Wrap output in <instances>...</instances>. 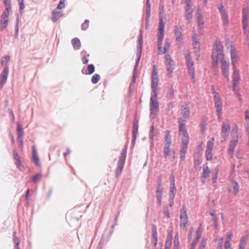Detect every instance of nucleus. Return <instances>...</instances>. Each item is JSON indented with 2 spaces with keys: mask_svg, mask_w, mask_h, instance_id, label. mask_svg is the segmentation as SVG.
<instances>
[{
  "mask_svg": "<svg viewBox=\"0 0 249 249\" xmlns=\"http://www.w3.org/2000/svg\"><path fill=\"white\" fill-rule=\"evenodd\" d=\"M225 45L228 49H230L231 61L232 67H236V64L239 60V56L238 51L233 46L232 42L229 39L225 41Z\"/></svg>",
  "mask_w": 249,
  "mask_h": 249,
  "instance_id": "20e7f679",
  "label": "nucleus"
},
{
  "mask_svg": "<svg viewBox=\"0 0 249 249\" xmlns=\"http://www.w3.org/2000/svg\"><path fill=\"white\" fill-rule=\"evenodd\" d=\"M138 42H139V46L138 47V52L139 53V58H138V59L137 61V63L138 62V61L140 60V55H141L140 53L142 51V33H140V34L138 37Z\"/></svg>",
  "mask_w": 249,
  "mask_h": 249,
  "instance_id": "7c9ffc66",
  "label": "nucleus"
},
{
  "mask_svg": "<svg viewBox=\"0 0 249 249\" xmlns=\"http://www.w3.org/2000/svg\"><path fill=\"white\" fill-rule=\"evenodd\" d=\"M206 129L205 125V124H201V131L202 134H204L205 130Z\"/></svg>",
  "mask_w": 249,
  "mask_h": 249,
  "instance_id": "0e129e2a",
  "label": "nucleus"
},
{
  "mask_svg": "<svg viewBox=\"0 0 249 249\" xmlns=\"http://www.w3.org/2000/svg\"><path fill=\"white\" fill-rule=\"evenodd\" d=\"M163 9H164L163 4L162 3H160V6H159V9H160V14H161V12L163 11Z\"/></svg>",
  "mask_w": 249,
  "mask_h": 249,
  "instance_id": "774afa93",
  "label": "nucleus"
},
{
  "mask_svg": "<svg viewBox=\"0 0 249 249\" xmlns=\"http://www.w3.org/2000/svg\"><path fill=\"white\" fill-rule=\"evenodd\" d=\"M201 231L200 228L198 229L197 231L196 232L195 234V237L194 239H195L196 240H197L198 241L200 236H201Z\"/></svg>",
  "mask_w": 249,
  "mask_h": 249,
  "instance_id": "3c124183",
  "label": "nucleus"
},
{
  "mask_svg": "<svg viewBox=\"0 0 249 249\" xmlns=\"http://www.w3.org/2000/svg\"><path fill=\"white\" fill-rule=\"evenodd\" d=\"M156 129H154V126H152L150 129V135L152 137H154L156 135Z\"/></svg>",
  "mask_w": 249,
  "mask_h": 249,
  "instance_id": "13d9d810",
  "label": "nucleus"
},
{
  "mask_svg": "<svg viewBox=\"0 0 249 249\" xmlns=\"http://www.w3.org/2000/svg\"><path fill=\"white\" fill-rule=\"evenodd\" d=\"M225 249H232L231 246L230 242H225L224 244Z\"/></svg>",
  "mask_w": 249,
  "mask_h": 249,
  "instance_id": "052dcab7",
  "label": "nucleus"
},
{
  "mask_svg": "<svg viewBox=\"0 0 249 249\" xmlns=\"http://www.w3.org/2000/svg\"><path fill=\"white\" fill-rule=\"evenodd\" d=\"M17 135L18 138L20 141V144L22 145V139L24 135L23 131L20 124L18 122L17 124Z\"/></svg>",
  "mask_w": 249,
  "mask_h": 249,
  "instance_id": "b1692460",
  "label": "nucleus"
},
{
  "mask_svg": "<svg viewBox=\"0 0 249 249\" xmlns=\"http://www.w3.org/2000/svg\"><path fill=\"white\" fill-rule=\"evenodd\" d=\"M101 77L100 75L98 74H95L92 77L91 82L93 84H96L100 80Z\"/></svg>",
  "mask_w": 249,
  "mask_h": 249,
  "instance_id": "58836bf2",
  "label": "nucleus"
},
{
  "mask_svg": "<svg viewBox=\"0 0 249 249\" xmlns=\"http://www.w3.org/2000/svg\"><path fill=\"white\" fill-rule=\"evenodd\" d=\"M163 189L162 186L161 181H158L157 182V186L156 188V196L158 203L159 205L161 204Z\"/></svg>",
  "mask_w": 249,
  "mask_h": 249,
  "instance_id": "dca6fc26",
  "label": "nucleus"
},
{
  "mask_svg": "<svg viewBox=\"0 0 249 249\" xmlns=\"http://www.w3.org/2000/svg\"><path fill=\"white\" fill-rule=\"evenodd\" d=\"M186 64L188 68L189 75L193 82H195V71L194 67V63L192 61L190 54L186 53L185 55Z\"/></svg>",
  "mask_w": 249,
  "mask_h": 249,
  "instance_id": "6e6552de",
  "label": "nucleus"
},
{
  "mask_svg": "<svg viewBox=\"0 0 249 249\" xmlns=\"http://www.w3.org/2000/svg\"><path fill=\"white\" fill-rule=\"evenodd\" d=\"M165 23V18H161L160 19L158 33V49L163 53H165L168 51L171 45L170 42L167 39H166L165 41L163 48L162 49L161 47L162 41L164 35V25Z\"/></svg>",
  "mask_w": 249,
  "mask_h": 249,
  "instance_id": "7ed1b4c3",
  "label": "nucleus"
},
{
  "mask_svg": "<svg viewBox=\"0 0 249 249\" xmlns=\"http://www.w3.org/2000/svg\"><path fill=\"white\" fill-rule=\"evenodd\" d=\"M182 2L186 4L185 10L186 13L187 15H191L193 13L192 9V3L191 0H182Z\"/></svg>",
  "mask_w": 249,
  "mask_h": 249,
  "instance_id": "5701e85b",
  "label": "nucleus"
},
{
  "mask_svg": "<svg viewBox=\"0 0 249 249\" xmlns=\"http://www.w3.org/2000/svg\"><path fill=\"white\" fill-rule=\"evenodd\" d=\"M181 113L185 118H188L190 114V108L189 105L185 104L181 106Z\"/></svg>",
  "mask_w": 249,
  "mask_h": 249,
  "instance_id": "cd10ccee",
  "label": "nucleus"
},
{
  "mask_svg": "<svg viewBox=\"0 0 249 249\" xmlns=\"http://www.w3.org/2000/svg\"><path fill=\"white\" fill-rule=\"evenodd\" d=\"M192 38L193 40V47L194 49L196 50V52H197L199 49V38L197 36V35L195 30L193 31Z\"/></svg>",
  "mask_w": 249,
  "mask_h": 249,
  "instance_id": "aec40b11",
  "label": "nucleus"
},
{
  "mask_svg": "<svg viewBox=\"0 0 249 249\" xmlns=\"http://www.w3.org/2000/svg\"><path fill=\"white\" fill-rule=\"evenodd\" d=\"M233 236L232 232L231 231L228 232L226 234V242H231Z\"/></svg>",
  "mask_w": 249,
  "mask_h": 249,
  "instance_id": "49530a36",
  "label": "nucleus"
},
{
  "mask_svg": "<svg viewBox=\"0 0 249 249\" xmlns=\"http://www.w3.org/2000/svg\"><path fill=\"white\" fill-rule=\"evenodd\" d=\"M175 34L176 36V41L177 44H181L183 42L182 34L179 30L177 26L175 28Z\"/></svg>",
  "mask_w": 249,
  "mask_h": 249,
  "instance_id": "412c9836",
  "label": "nucleus"
},
{
  "mask_svg": "<svg viewBox=\"0 0 249 249\" xmlns=\"http://www.w3.org/2000/svg\"><path fill=\"white\" fill-rule=\"evenodd\" d=\"M188 217L187 213V210L184 205L180 210L179 226L181 228H185L188 223Z\"/></svg>",
  "mask_w": 249,
  "mask_h": 249,
  "instance_id": "9b49d317",
  "label": "nucleus"
},
{
  "mask_svg": "<svg viewBox=\"0 0 249 249\" xmlns=\"http://www.w3.org/2000/svg\"><path fill=\"white\" fill-rule=\"evenodd\" d=\"M244 34L246 35L247 41H249V30H244Z\"/></svg>",
  "mask_w": 249,
  "mask_h": 249,
  "instance_id": "bf43d9fd",
  "label": "nucleus"
},
{
  "mask_svg": "<svg viewBox=\"0 0 249 249\" xmlns=\"http://www.w3.org/2000/svg\"><path fill=\"white\" fill-rule=\"evenodd\" d=\"M164 58L165 64L167 67V74L169 77H171V74L174 70L175 63L172 60L171 56L169 54H166L164 56Z\"/></svg>",
  "mask_w": 249,
  "mask_h": 249,
  "instance_id": "ddd939ff",
  "label": "nucleus"
},
{
  "mask_svg": "<svg viewBox=\"0 0 249 249\" xmlns=\"http://www.w3.org/2000/svg\"><path fill=\"white\" fill-rule=\"evenodd\" d=\"M138 128L139 121L138 120H135L133 123L132 129V142L134 143L135 142L137 138V134L138 133Z\"/></svg>",
  "mask_w": 249,
  "mask_h": 249,
  "instance_id": "a211bd4d",
  "label": "nucleus"
},
{
  "mask_svg": "<svg viewBox=\"0 0 249 249\" xmlns=\"http://www.w3.org/2000/svg\"><path fill=\"white\" fill-rule=\"evenodd\" d=\"M210 171L208 167L207 166L203 169V177L204 178H207L209 177Z\"/></svg>",
  "mask_w": 249,
  "mask_h": 249,
  "instance_id": "37998d69",
  "label": "nucleus"
},
{
  "mask_svg": "<svg viewBox=\"0 0 249 249\" xmlns=\"http://www.w3.org/2000/svg\"><path fill=\"white\" fill-rule=\"evenodd\" d=\"M170 193L173 198H174L176 193V188L175 186V179L173 174H171L170 177Z\"/></svg>",
  "mask_w": 249,
  "mask_h": 249,
  "instance_id": "f3484780",
  "label": "nucleus"
},
{
  "mask_svg": "<svg viewBox=\"0 0 249 249\" xmlns=\"http://www.w3.org/2000/svg\"><path fill=\"white\" fill-rule=\"evenodd\" d=\"M231 185H232L233 189V193L234 196H236L238 194V192L239 191V185H238L237 182L235 181H232L231 182Z\"/></svg>",
  "mask_w": 249,
  "mask_h": 249,
  "instance_id": "473e14b6",
  "label": "nucleus"
},
{
  "mask_svg": "<svg viewBox=\"0 0 249 249\" xmlns=\"http://www.w3.org/2000/svg\"><path fill=\"white\" fill-rule=\"evenodd\" d=\"M158 77V72L157 71V68L155 65H154L153 67V71L152 74V77Z\"/></svg>",
  "mask_w": 249,
  "mask_h": 249,
  "instance_id": "5fc2aeb1",
  "label": "nucleus"
},
{
  "mask_svg": "<svg viewBox=\"0 0 249 249\" xmlns=\"http://www.w3.org/2000/svg\"><path fill=\"white\" fill-rule=\"evenodd\" d=\"M196 20H197L198 25L199 27V28H202L203 25L204 24V20H203V17H197Z\"/></svg>",
  "mask_w": 249,
  "mask_h": 249,
  "instance_id": "a18cd8bd",
  "label": "nucleus"
},
{
  "mask_svg": "<svg viewBox=\"0 0 249 249\" xmlns=\"http://www.w3.org/2000/svg\"><path fill=\"white\" fill-rule=\"evenodd\" d=\"M222 74L225 79L229 80L230 63L227 60H223L220 62Z\"/></svg>",
  "mask_w": 249,
  "mask_h": 249,
  "instance_id": "f8f14e48",
  "label": "nucleus"
},
{
  "mask_svg": "<svg viewBox=\"0 0 249 249\" xmlns=\"http://www.w3.org/2000/svg\"><path fill=\"white\" fill-rule=\"evenodd\" d=\"M218 9L222 16H225L226 15L225 9L222 4H220L219 5Z\"/></svg>",
  "mask_w": 249,
  "mask_h": 249,
  "instance_id": "8fccbe9b",
  "label": "nucleus"
},
{
  "mask_svg": "<svg viewBox=\"0 0 249 249\" xmlns=\"http://www.w3.org/2000/svg\"><path fill=\"white\" fill-rule=\"evenodd\" d=\"M206 245V241L204 239H202L201 241L199 249H205Z\"/></svg>",
  "mask_w": 249,
  "mask_h": 249,
  "instance_id": "4d7b16f0",
  "label": "nucleus"
},
{
  "mask_svg": "<svg viewBox=\"0 0 249 249\" xmlns=\"http://www.w3.org/2000/svg\"><path fill=\"white\" fill-rule=\"evenodd\" d=\"M249 23V17H243L242 19V23H243V30L247 29V26Z\"/></svg>",
  "mask_w": 249,
  "mask_h": 249,
  "instance_id": "e433bc0d",
  "label": "nucleus"
},
{
  "mask_svg": "<svg viewBox=\"0 0 249 249\" xmlns=\"http://www.w3.org/2000/svg\"><path fill=\"white\" fill-rule=\"evenodd\" d=\"M248 235H243L240 240V245H246L248 240Z\"/></svg>",
  "mask_w": 249,
  "mask_h": 249,
  "instance_id": "ea45409f",
  "label": "nucleus"
},
{
  "mask_svg": "<svg viewBox=\"0 0 249 249\" xmlns=\"http://www.w3.org/2000/svg\"><path fill=\"white\" fill-rule=\"evenodd\" d=\"M179 135L181 137V144L180 150V158L181 160H184L185 159V154L188 149V145L189 143V136L187 132L185 124L183 122H178Z\"/></svg>",
  "mask_w": 249,
  "mask_h": 249,
  "instance_id": "f03ea898",
  "label": "nucleus"
},
{
  "mask_svg": "<svg viewBox=\"0 0 249 249\" xmlns=\"http://www.w3.org/2000/svg\"><path fill=\"white\" fill-rule=\"evenodd\" d=\"M4 3L6 8V12H4L2 16H7V15H9V11L11 10V5L10 1L11 0H3Z\"/></svg>",
  "mask_w": 249,
  "mask_h": 249,
  "instance_id": "c756f323",
  "label": "nucleus"
},
{
  "mask_svg": "<svg viewBox=\"0 0 249 249\" xmlns=\"http://www.w3.org/2000/svg\"><path fill=\"white\" fill-rule=\"evenodd\" d=\"M159 79L158 77H152L151 88L153 90V93H158V85Z\"/></svg>",
  "mask_w": 249,
  "mask_h": 249,
  "instance_id": "bb28decb",
  "label": "nucleus"
},
{
  "mask_svg": "<svg viewBox=\"0 0 249 249\" xmlns=\"http://www.w3.org/2000/svg\"><path fill=\"white\" fill-rule=\"evenodd\" d=\"M8 72V67H6L2 71V79L1 78V83L2 82L4 83L6 81Z\"/></svg>",
  "mask_w": 249,
  "mask_h": 249,
  "instance_id": "2f4dec72",
  "label": "nucleus"
},
{
  "mask_svg": "<svg viewBox=\"0 0 249 249\" xmlns=\"http://www.w3.org/2000/svg\"><path fill=\"white\" fill-rule=\"evenodd\" d=\"M172 229L169 232L165 243L164 249H170L172 241Z\"/></svg>",
  "mask_w": 249,
  "mask_h": 249,
  "instance_id": "a878e982",
  "label": "nucleus"
},
{
  "mask_svg": "<svg viewBox=\"0 0 249 249\" xmlns=\"http://www.w3.org/2000/svg\"><path fill=\"white\" fill-rule=\"evenodd\" d=\"M13 241L15 243V248L16 249H19L18 245L19 244V241L18 238L17 237L16 235V232H14L13 233Z\"/></svg>",
  "mask_w": 249,
  "mask_h": 249,
  "instance_id": "f704fd0d",
  "label": "nucleus"
},
{
  "mask_svg": "<svg viewBox=\"0 0 249 249\" xmlns=\"http://www.w3.org/2000/svg\"><path fill=\"white\" fill-rule=\"evenodd\" d=\"M29 193H30V190L28 189L27 190L26 196H25V199L27 202L29 201Z\"/></svg>",
  "mask_w": 249,
  "mask_h": 249,
  "instance_id": "e2e57ef3",
  "label": "nucleus"
},
{
  "mask_svg": "<svg viewBox=\"0 0 249 249\" xmlns=\"http://www.w3.org/2000/svg\"><path fill=\"white\" fill-rule=\"evenodd\" d=\"M179 238H178V233H177L175 236L173 248H179Z\"/></svg>",
  "mask_w": 249,
  "mask_h": 249,
  "instance_id": "4c0bfd02",
  "label": "nucleus"
},
{
  "mask_svg": "<svg viewBox=\"0 0 249 249\" xmlns=\"http://www.w3.org/2000/svg\"><path fill=\"white\" fill-rule=\"evenodd\" d=\"M171 144L165 143L163 149L164 158L168 159L170 161H173L175 158V152H172L170 150V146Z\"/></svg>",
  "mask_w": 249,
  "mask_h": 249,
  "instance_id": "2eb2a0df",
  "label": "nucleus"
},
{
  "mask_svg": "<svg viewBox=\"0 0 249 249\" xmlns=\"http://www.w3.org/2000/svg\"><path fill=\"white\" fill-rule=\"evenodd\" d=\"M197 242H198V241L196 240L195 239H194L193 241L191 247L195 248Z\"/></svg>",
  "mask_w": 249,
  "mask_h": 249,
  "instance_id": "338daca9",
  "label": "nucleus"
},
{
  "mask_svg": "<svg viewBox=\"0 0 249 249\" xmlns=\"http://www.w3.org/2000/svg\"><path fill=\"white\" fill-rule=\"evenodd\" d=\"M42 175L41 173H37L32 178V181L34 183L37 182L42 178Z\"/></svg>",
  "mask_w": 249,
  "mask_h": 249,
  "instance_id": "c9c22d12",
  "label": "nucleus"
},
{
  "mask_svg": "<svg viewBox=\"0 0 249 249\" xmlns=\"http://www.w3.org/2000/svg\"><path fill=\"white\" fill-rule=\"evenodd\" d=\"M212 59V67L214 71V74L218 72V62L225 60L223 46L220 42H215L211 56Z\"/></svg>",
  "mask_w": 249,
  "mask_h": 249,
  "instance_id": "f257e3e1",
  "label": "nucleus"
},
{
  "mask_svg": "<svg viewBox=\"0 0 249 249\" xmlns=\"http://www.w3.org/2000/svg\"><path fill=\"white\" fill-rule=\"evenodd\" d=\"M231 135L232 137V140L230 141L229 153L230 155H232L238 142L239 135L238 133V126L236 124H234L232 127Z\"/></svg>",
  "mask_w": 249,
  "mask_h": 249,
  "instance_id": "39448f33",
  "label": "nucleus"
},
{
  "mask_svg": "<svg viewBox=\"0 0 249 249\" xmlns=\"http://www.w3.org/2000/svg\"><path fill=\"white\" fill-rule=\"evenodd\" d=\"M13 156L14 159L15 160V163L17 167L19 170H23L24 169V167L21 163V162L20 161V158L18 156V153L16 151H14Z\"/></svg>",
  "mask_w": 249,
  "mask_h": 249,
  "instance_id": "4be33fe9",
  "label": "nucleus"
},
{
  "mask_svg": "<svg viewBox=\"0 0 249 249\" xmlns=\"http://www.w3.org/2000/svg\"><path fill=\"white\" fill-rule=\"evenodd\" d=\"M174 94V90L173 89V87L171 86L169 88L167 96L168 98L171 99L173 98Z\"/></svg>",
  "mask_w": 249,
  "mask_h": 249,
  "instance_id": "79ce46f5",
  "label": "nucleus"
},
{
  "mask_svg": "<svg viewBox=\"0 0 249 249\" xmlns=\"http://www.w3.org/2000/svg\"><path fill=\"white\" fill-rule=\"evenodd\" d=\"M231 125L229 121L225 120L224 121L222 126L221 135L224 141L228 137Z\"/></svg>",
  "mask_w": 249,
  "mask_h": 249,
  "instance_id": "4468645a",
  "label": "nucleus"
},
{
  "mask_svg": "<svg viewBox=\"0 0 249 249\" xmlns=\"http://www.w3.org/2000/svg\"><path fill=\"white\" fill-rule=\"evenodd\" d=\"M65 0H60L59 4L57 6V8L58 9H61L65 7Z\"/></svg>",
  "mask_w": 249,
  "mask_h": 249,
  "instance_id": "603ef678",
  "label": "nucleus"
},
{
  "mask_svg": "<svg viewBox=\"0 0 249 249\" xmlns=\"http://www.w3.org/2000/svg\"><path fill=\"white\" fill-rule=\"evenodd\" d=\"M152 227V243L153 244L154 246L155 247L157 245L158 242V233L157 232V227L154 224H153Z\"/></svg>",
  "mask_w": 249,
  "mask_h": 249,
  "instance_id": "6ab92c4d",
  "label": "nucleus"
},
{
  "mask_svg": "<svg viewBox=\"0 0 249 249\" xmlns=\"http://www.w3.org/2000/svg\"><path fill=\"white\" fill-rule=\"evenodd\" d=\"M72 44L75 50H78L81 47V42L77 38H74L72 40Z\"/></svg>",
  "mask_w": 249,
  "mask_h": 249,
  "instance_id": "c85d7f7f",
  "label": "nucleus"
},
{
  "mask_svg": "<svg viewBox=\"0 0 249 249\" xmlns=\"http://www.w3.org/2000/svg\"><path fill=\"white\" fill-rule=\"evenodd\" d=\"M212 221L213 223V226L215 229L218 228V218L217 217H214L212 218Z\"/></svg>",
  "mask_w": 249,
  "mask_h": 249,
  "instance_id": "864d4df0",
  "label": "nucleus"
},
{
  "mask_svg": "<svg viewBox=\"0 0 249 249\" xmlns=\"http://www.w3.org/2000/svg\"><path fill=\"white\" fill-rule=\"evenodd\" d=\"M126 148H124L119 157L117 167L115 172L116 177H118L119 176L120 174L122 172L123 168H124V165L126 158Z\"/></svg>",
  "mask_w": 249,
  "mask_h": 249,
  "instance_id": "1a4fd4ad",
  "label": "nucleus"
},
{
  "mask_svg": "<svg viewBox=\"0 0 249 249\" xmlns=\"http://www.w3.org/2000/svg\"><path fill=\"white\" fill-rule=\"evenodd\" d=\"M87 70L89 74H92L95 71V67L93 64H90L88 66Z\"/></svg>",
  "mask_w": 249,
  "mask_h": 249,
  "instance_id": "de8ad7c7",
  "label": "nucleus"
},
{
  "mask_svg": "<svg viewBox=\"0 0 249 249\" xmlns=\"http://www.w3.org/2000/svg\"><path fill=\"white\" fill-rule=\"evenodd\" d=\"M165 143L171 144L170 132L168 130L166 132Z\"/></svg>",
  "mask_w": 249,
  "mask_h": 249,
  "instance_id": "c03bdc74",
  "label": "nucleus"
},
{
  "mask_svg": "<svg viewBox=\"0 0 249 249\" xmlns=\"http://www.w3.org/2000/svg\"><path fill=\"white\" fill-rule=\"evenodd\" d=\"M32 157L33 160L35 163L36 165L39 166L40 165L39 159L38 156L37 152L36 150L35 146L33 145L32 147Z\"/></svg>",
  "mask_w": 249,
  "mask_h": 249,
  "instance_id": "393cba45",
  "label": "nucleus"
},
{
  "mask_svg": "<svg viewBox=\"0 0 249 249\" xmlns=\"http://www.w3.org/2000/svg\"><path fill=\"white\" fill-rule=\"evenodd\" d=\"M88 61H89L87 57H83L82 58V62H83V64H87L88 63Z\"/></svg>",
  "mask_w": 249,
  "mask_h": 249,
  "instance_id": "69168bd1",
  "label": "nucleus"
},
{
  "mask_svg": "<svg viewBox=\"0 0 249 249\" xmlns=\"http://www.w3.org/2000/svg\"><path fill=\"white\" fill-rule=\"evenodd\" d=\"M214 101L218 118L219 120H221L222 117V102L219 94L216 92L214 93Z\"/></svg>",
  "mask_w": 249,
  "mask_h": 249,
  "instance_id": "9d476101",
  "label": "nucleus"
},
{
  "mask_svg": "<svg viewBox=\"0 0 249 249\" xmlns=\"http://www.w3.org/2000/svg\"><path fill=\"white\" fill-rule=\"evenodd\" d=\"M212 150L206 149L205 156L207 160H211L213 158Z\"/></svg>",
  "mask_w": 249,
  "mask_h": 249,
  "instance_id": "a19ab883",
  "label": "nucleus"
},
{
  "mask_svg": "<svg viewBox=\"0 0 249 249\" xmlns=\"http://www.w3.org/2000/svg\"><path fill=\"white\" fill-rule=\"evenodd\" d=\"M249 14V7L246 5H244L243 6V9H242L243 16H247Z\"/></svg>",
  "mask_w": 249,
  "mask_h": 249,
  "instance_id": "09e8293b",
  "label": "nucleus"
},
{
  "mask_svg": "<svg viewBox=\"0 0 249 249\" xmlns=\"http://www.w3.org/2000/svg\"><path fill=\"white\" fill-rule=\"evenodd\" d=\"M89 21L88 20H86L85 22L82 25V29L84 30H86L89 26Z\"/></svg>",
  "mask_w": 249,
  "mask_h": 249,
  "instance_id": "6e6d98bb",
  "label": "nucleus"
},
{
  "mask_svg": "<svg viewBox=\"0 0 249 249\" xmlns=\"http://www.w3.org/2000/svg\"><path fill=\"white\" fill-rule=\"evenodd\" d=\"M158 93H153L151 95L150 103V115L154 118L159 109V103L157 99Z\"/></svg>",
  "mask_w": 249,
  "mask_h": 249,
  "instance_id": "0eeeda50",
  "label": "nucleus"
},
{
  "mask_svg": "<svg viewBox=\"0 0 249 249\" xmlns=\"http://www.w3.org/2000/svg\"><path fill=\"white\" fill-rule=\"evenodd\" d=\"M245 118L247 120H249V111L248 110H246L245 111Z\"/></svg>",
  "mask_w": 249,
  "mask_h": 249,
  "instance_id": "680f3d73",
  "label": "nucleus"
},
{
  "mask_svg": "<svg viewBox=\"0 0 249 249\" xmlns=\"http://www.w3.org/2000/svg\"><path fill=\"white\" fill-rule=\"evenodd\" d=\"M232 70L233 73L232 74V88L235 94H236L238 96H240L238 89L237 88V87H238L240 81L239 72L237 70V67H232Z\"/></svg>",
  "mask_w": 249,
  "mask_h": 249,
  "instance_id": "423d86ee",
  "label": "nucleus"
},
{
  "mask_svg": "<svg viewBox=\"0 0 249 249\" xmlns=\"http://www.w3.org/2000/svg\"><path fill=\"white\" fill-rule=\"evenodd\" d=\"M214 139L213 138H212L207 143L206 149L212 150L213 149L214 146Z\"/></svg>",
  "mask_w": 249,
  "mask_h": 249,
  "instance_id": "72a5a7b5",
  "label": "nucleus"
}]
</instances>
